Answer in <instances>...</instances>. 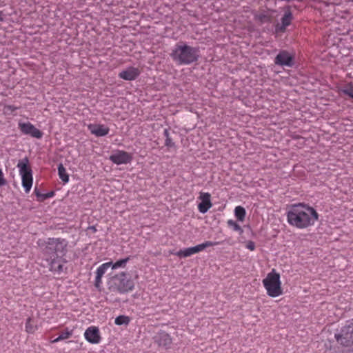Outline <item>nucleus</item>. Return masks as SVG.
Here are the masks:
<instances>
[{"mask_svg": "<svg viewBox=\"0 0 353 353\" xmlns=\"http://www.w3.org/2000/svg\"><path fill=\"white\" fill-rule=\"evenodd\" d=\"M3 17H4V14H3V11H0V21H3Z\"/></svg>", "mask_w": 353, "mask_h": 353, "instance_id": "33", "label": "nucleus"}, {"mask_svg": "<svg viewBox=\"0 0 353 353\" xmlns=\"http://www.w3.org/2000/svg\"><path fill=\"white\" fill-rule=\"evenodd\" d=\"M58 174L59 178L64 182L67 183L69 181V176L67 174L66 170L62 163L58 165Z\"/></svg>", "mask_w": 353, "mask_h": 353, "instance_id": "21", "label": "nucleus"}, {"mask_svg": "<svg viewBox=\"0 0 353 353\" xmlns=\"http://www.w3.org/2000/svg\"><path fill=\"white\" fill-rule=\"evenodd\" d=\"M130 257H126L125 259L119 260L115 263L112 262L111 268L112 270H116L119 268H125L126 266L127 263L129 261Z\"/></svg>", "mask_w": 353, "mask_h": 353, "instance_id": "25", "label": "nucleus"}, {"mask_svg": "<svg viewBox=\"0 0 353 353\" xmlns=\"http://www.w3.org/2000/svg\"><path fill=\"white\" fill-rule=\"evenodd\" d=\"M130 322V318L128 316L120 315L114 320V323L117 325H128Z\"/></svg>", "mask_w": 353, "mask_h": 353, "instance_id": "24", "label": "nucleus"}, {"mask_svg": "<svg viewBox=\"0 0 353 353\" xmlns=\"http://www.w3.org/2000/svg\"><path fill=\"white\" fill-rule=\"evenodd\" d=\"M17 109H18V108H17V107H15L14 105H8L5 106V110L6 111H10L11 112H14Z\"/></svg>", "mask_w": 353, "mask_h": 353, "instance_id": "32", "label": "nucleus"}, {"mask_svg": "<svg viewBox=\"0 0 353 353\" xmlns=\"http://www.w3.org/2000/svg\"><path fill=\"white\" fill-rule=\"evenodd\" d=\"M8 183L5 177L4 173L1 168H0V187L5 186Z\"/></svg>", "mask_w": 353, "mask_h": 353, "instance_id": "28", "label": "nucleus"}, {"mask_svg": "<svg viewBox=\"0 0 353 353\" xmlns=\"http://www.w3.org/2000/svg\"><path fill=\"white\" fill-rule=\"evenodd\" d=\"M292 14L290 10L285 12L284 15L281 19V24H276L275 30L276 32H284L288 26L291 24L292 20Z\"/></svg>", "mask_w": 353, "mask_h": 353, "instance_id": "14", "label": "nucleus"}, {"mask_svg": "<svg viewBox=\"0 0 353 353\" xmlns=\"http://www.w3.org/2000/svg\"><path fill=\"white\" fill-rule=\"evenodd\" d=\"M72 334L73 330H70L68 327H66L63 331L61 332L57 338L53 339L51 342L52 343H58L61 341L69 339L72 336Z\"/></svg>", "mask_w": 353, "mask_h": 353, "instance_id": "18", "label": "nucleus"}, {"mask_svg": "<svg viewBox=\"0 0 353 353\" xmlns=\"http://www.w3.org/2000/svg\"><path fill=\"white\" fill-rule=\"evenodd\" d=\"M245 247L248 250L253 251L255 249V243L252 241H249L247 242Z\"/></svg>", "mask_w": 353, "mask_h": 353, "instance_id": "29", "label": "nucleus"}, {"mask_svg": "<svg viewBox=\"0 0 353 353\" xmlns=\"http://www.w3.org/2000/svg\"><path fill=\"white\" fill-rule=\"evenodd\" d=\"M44 254L46 260L50 265V270L55 273H61L63 271V265L57 260V253L63 252L67 246V241L64 239L49 238L46 242Z\"/></svg>", "mask_w": 353, "mask_h": 353, "instance_id": "2", "label": "nucleus"}, {"mask_svg": "<svg viewBox=\"0 0 353 353\" xmlns=\"http://www.w3.org/2000/svg\"><path fill=\"white\" fill-rule=\"evenodd\" d=\"M164 134H165V136L166 137V138H167L168 137H169V132H168V131L167 130H165V131H164Z\"/></svg>", "mask_w": 353, "mask_h": 353, "instance_id": "34", "label": "nucleus"}, {"mask_svg": "<svg viewBox=\"0 0 353 353\" xmlns=\"http://www.w3.org/2000/svg\"><path fill=\"white\" fill-rule=\"evenodd\" d=\"M211 195L208 192H201L199 199L201 202L198 205V210L201 213L205 214L212 206L210 201Z\"/></svg>", "mask_w": 353, "mask_h": 353, "instance_id": "13", "label": "nucleus"}, {"mask_svg": "<svg viewBox=\"0 0 353 353\" xmlns=\"http://www.w3.org/2000/svg\"><path fill=\"white\" fill-rule=\"evenodd\" d=\"M246 212L244 208L241 206H236L234 209V215L236 218L240 221H243L245 217Z\"/></svg>", "mask_w": 353, "mask_h": 353, "instance_id": "22", "label": "nucleus"}, {"mask_svg": "<svg viewBox=\"0 0 353 353\" xmlns=\"http://www.w3.org/2000/svg\"><path fill=\"white\" fill-rule=\"evenodd\" d=\"M28 163V159L25 158L19 161L17 164V168L19 170V174L21 176L22 185L26 193L30 192L33 181L32 170Z\"/></svg>", "mask_w": 353, "mask_h": 353, "instance_id": "6", "label": "nucleus"}, {"mask_svg": "<svg viewBox=\"0 0 353 353\" xmlns=\"http://www.w3.org/2000/svg\"><path fill=\"white\" fill-rule=\"evenodd\" d=\"M267 294L270 297H277L283 294L281 276L275 269H272L262 281Z\"/></svg>", "mask_w": 353, "mask_h": 353, "instance_id": "5", "label": "nucleus"}, {"mask_svg": "<svg viewBox=\"0 0 353 353\" xmlns=\"http://www.w3.org/2000/svg\"><path fill=\"white\" fill-rule=\"evenodd\" d=\"M228 225L230 227H232L235 231H241V226L232 219H230L228 221Z\"/></svg>", "mask_w": 353, "mask_h": 353, "instance_id": "27", "label": "nucleus"}, {"mask_svg": "<svg viewBox=\"0 0 353 353\" xmlns=\"http://www.w3.org/2000/svg\"><path fill=\"white\" fill-rule=\"evenodd\" d=\"M84 337L88 342L92 344H99L101 341L99 329L94 325L90 326L85 330Z\"/></svg>", "mask_w": 353, "mask_h": 353, "instance_id": "11", "label": "nucleus"}, {"mask_svg": "<svg viewBox=\"0 0 353 353\" xmlns=\"http://www.w3.org/2000/svg\"><path fill=\"white\" fill-rule=\"evenodd\" d=\"M218 244V242L207 241L194 247H190L185 250H180L179 252H176V255H177L179 257H188L192 254L203 251L206 248L214 246Z\"/></svg>", "mask_w": 353, "mask_h": 353, "instance_id": "8", "label": "nucleus"}, {"mask_svg": "<svg viewBox=\"0 0 353 353\" xmlns=\"http://www.w3.org/2000/svg\"><path fill=\"white\" fill-rule=\"evenodd\" d=\"M112 262H106L103 264H101L96 271V276H98V278L99 276L103 277L104 274L106 272L108 268H111Z\"/></svg>", "mask_w": 353, "mask_h": 353, "instance_id": "20", "label": "nucleus"}, {"mask_svg": "<svg viewBox=\"0 0 353 353\" xmlns=\"http://www.w3.org/2000/svg\"><path fill=\"white\" fill-rule=\"evenodd\" d=\"M110 160L117 165L127 164L131 162L132 156L124 150H117L110 155Z\"/></svg>", "mask_w": 353, "mask_h": 353, "instance_id": "10", "label": "nucleus"}, {"mask_svg": "<svg viewBox=\"0 0 353 353\" xmlns=\"http://www.w3.org/2000/svg\"><path fill=\"white\" fill-rule=\"evenodd\" d=\"M26 331L29 334H33L37 330V326L33 323L31 317L28 318L25 326Z\"/></svg>", "mask_w": 353, "mask_h": 353, "instance_id": "23", "label": "nucleus"}, {"mask_svg": "<svg viewBox=\"0 0 353 353\" xmlns=\"http://www.w3.org/2000/svg\"><path fill=\"white\" fill-rule=\"evenodd\" d=\"M341 92L353 99V84L349 83L344 85L341 88Z\"/></svg>", "mask_w": 353, "mask_h": 353, "instance_id": "26", "label": "nucleus"}, {"mask_svg": "<svg viewBox=\"0 0 353 353\" xmlns=\"http://www.w3.org/2000/svg\"><path fill=\"white\" fill-rule=\"evenodd\" d=\"M34 193L37 197L39 201H43L47 199L52 198L55 195V192L54 191H50L48 193L43 194L39 192L37 188L34 190Z\"/></svg>", "mask_w": 353, "mask_h": 353, "instance_id": "19", "label": "nucleus"}, {"mask_svg": "<svg viewBox=\"0 0 353 353\" xmlns=\"http://www.w3.org/2000/svg\"><path fill=\"white\" fill-rule=\"evenodd\" d=\"M140 74L141 70L139 68L131 66L119 72V77L125 81H134L140 75Z\"/></svg>", "mask_w": 353, "mask_h": 353, "instance_id": "12", "label": "nucleus"}, {"mask_svg": "<svg viewBox=\"0 0 353 353\" xmlns=\"http://www.w3.org/2000/svg\"><path fill=\"white\" fill-rule=\"evenodd\" d=\"M155 341L159 345L168 348L172 343V339L168 333L162 332L155 336Z\"/></svg>", "mask_w": 353, "mask_h": 353, "instance_id": "17", "label": "nucleus"}, {"mask_svg": "<svg viewBox=\"0 0 353 353\" xmlns=\"http://www.w3.org/2000/svg\"><path fill=\"white\" fill-rule=\"evenodd\" d=\"M334 337L338 343L344 347L353 345V321H349Z\"/></svg>", "mask_w": 353, "mask_h": 353, "instance_id": "7", "label": "nucleus"}, {"mask_svg": "<svg viewBox=\"0 0 353 353\" xmlns=\"http://www.w3.org/2000/svg\"><path fill=\"white\" fill-rule=\"evenodd\" d=\"M18 127L23 134L30 135L32 137L37 139H41L43 137V132L30 122L19 121Z\"/></svg>", "mask_w": 353, "mask_h": 353, "instance_id": "9", "label": "nucleus"}, {"mask_svg": "<svg viewBox=\"0 0 353 353\" xmlns=\"http://www.w3.org/2000/svg\"><path fill=\"white\" fill-rule=\"evenodd\" d=\"M89 130L92 134L97 137H103L109 133L110 129L108 127L102 124H90L88 126Z\"/></svg>", "mask_w": 353, "mask_h": 353, "instance_id": "16", "label": "nucleus"}, {"mask_svg": "<svg viewBox=\"0 0 353 353\" xmlns=\"http://www.w3.org/2000/svg\"><path fill=\"white\" fill-rule=\"evenodd\" d=\"M101 283H102V277L99 276V278H98V276H96L95 283H94L95 287L97 288H99L101 287Z\"/></svg>", "mask_w": 353, "mask_h": 353, "instance_id": "31", "label": "nucleus"}, {"mask_svg": "<svg viewBox=\"0 0 353 353\" xmlns=\"http://www.w3.org/2000/svg\"><path fill=\"white\" fill-rule=\"evenodd\" d=\"M134 288V282L128 274L122 272L113 276L109 283V289L112 292L126 294Z\"/></svg>", "mask_w": 353, "mask_h": 353, "instance_id": "4", "label": "nucleus"}, {"mask_svg": "<svg viewBox=\"0 0 353 353\" xmlns=\"http://www.w3.org/2000/svg\"><path fill=\"white\" fill-rule=\"evenodd\" d=\"M293 57L287 51L280 52L275 58V63L281 65L291 66Z\"/></svg>", "mask_w": 353, "mask_h": 353, "instance_id": "15", "label": "nucleus"}, {"mask_svg": "<svg viewBox=\"0 0 353 353\" xmlns=\"http://www.w3.org/2000/svg\"><path fill=\"white\" fill-rule=\"evenodd\" d=\"M288 223L299 229H305L314 225L319 219L316 210L304 203L292 204L286 211Z\"/></svg>", "mask_w": 353, "mask_h": 353, "instance_id": "1", "label": "nucleus"}, {"mask_svg": "<svg viewBox=\"0 0 353 353\" xmlns=\"http://www.w3.org/2000/svg\"><path fill=\"white\" fill-rule=\"evenodd\" d=\"M165 145L167 147L171 148V147H173V146L174 145V142L172 141V139H170V137H168L165 139Z\"/></svg>", "mask_w": 353, "mask_h": 353, "instance_id": "30", "label": "nucleus"}, {"mask_svg": "<svg viewBox=\"0 0 353 353\" xmlns=\"http://www.w3.org/2000/svg\"><path fill=\"white\" fill-rule=\"evenodd\" d=\"M199 52V48L181 42L174 46L170 56L178 65H189L198 61Z\"/></svg>", "mask_w": 353, "mask_h": 353, "instance_id": "3", "label": "nucleus"}]
</instances>
